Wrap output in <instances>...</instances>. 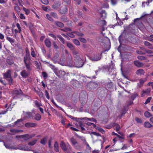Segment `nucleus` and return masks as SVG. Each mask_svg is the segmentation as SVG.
<instances>
[{
    "label": "nucleus",
    "mask_w": 153,
    "mask_h": 153,
    "mask_svg": "<svg viewBox=\"0 0 153 153\" xmlns=\"http://www.w3.org/2000/svg\"><path fill=\"white\" fill-rule=\"evenodd\" d=\"M74 63L76 66L78 68L82 67L84 64L83 61L79 56H75Z\"/></svg>",
    "instance_id": "obj_1"
},
{
    "label": "nucleus",
    "mask_w": 153,
    "mask_h": 153,
    "mask_svg": "<svg viewBox=\"0 0 153 153\" xmlns=\"http://www.w3.org/2000/svg\"><path fill=\"white\" fill-rule=\"evenodd\" d=\"M60 146L63 150L68 153H69L70 150L72 149V147L69 143H68L66 146L63 141H61Z\"/></svg>",
    "instance_id": "obj_2"
},
{
    "label": "nucleus",
    "mask_w": 153,
    "mask_h": 153,
    "mask_svg": "<svg viewBox=\"0 0 153 153\" xmlns=\"http://www.w3.org/2000/svg\"><path fill=\"white\" fill-rule=\"evenodd\" d=\"M104 51L101 52V53H98L94 54L90 57V59L93 61H97L100 60L102 57V53L105 51Z\"/></svg>",
    "instance_id": "obj_3"
},
{
    "label": "nucleus",
    "mask_w": 153,
    "mask_h": 153,
    "mask_svg": "<svg viewBox=\"0 0 153 153\" xmlns=\"http://www.w3.org/2000/svg\"><path fill=\"white\" fill-rule=\"evenodd\" d=\"M70 141L72 145L76 149H80V146L79 145L76 139L74 137H72L70 139Z\"/></svg>",
    "instance_id": "obj_4"
},
{
    "label": "nucleus",
    "mask_w": 153,
    "mask_h": 153,
    "mask_svg": "<svg viewBox=\"0 0 153 153\" xmlns=\"http://www.w3.org/2000/svg\"><path fill=\"white\" fill-rule=\"evenodd\" d=\"M35 135L34 134H31V135H29V134H26L24 135H23L22 136V139H23V140H22V141H24L27 140L30 138H32Z\"/></svg>",
    "instance_id": "obj_5"
},
{
    "label": "nucleus",
    "mask_w": 153,
    "mask_h": 153,
    "mask_svg": "<svg viewBox=\"0 0 153 153\" xmlns=\"http://www.w3.org/2000/svg\"><path fill=\"white\" fill-rule=\"evenodd\" d=\"M11 70H8L5 73H3V75L4 78L7 79V78H10L11 77Z\"/></svg>",
    "instance_id": "obj_6"
},
{
    "label": "nucleus",
    "mask_w": 153,
    "mask_h": 153,
    "mask_svg": "<svg viewBox=\"0 0 153 153\" xmlns=\"http://www.w3.org/2000/svg\"><path fill=\"white\" fill-rule=\"evenodd\" d=\"M23 112L24 114H25V116L26 118H31L33 117V114L31 112H25V111H23Z\"/></svg>",
    "instance_id": "obj_7"
},
{
    "label": "nucleus",
    "mask_w": 153,
    "mask_h": 153,
    "mask_svg": "<svg viewBox=\"0 0 153 153\" xmlns=\"http://www.w3.org/2000/svg\"><path fill=\"white\" fill-rule=\"evenodd\" d=\"M18 149L24 151H32V150L30 149L26 145H22V146H20Z\"/></svg>",
    "instance_id": "obj_8"
},
{
    "label": "nucleus",
    "mask_w": 153,
    "mask_h": 153,
    "mask_svg": "<svg viewBox=\"0 0 153 153\" xmlns=\"http://www.w3.org/2000/svg\"><path fill=\"white\" fill-rule=\"evenodd\" d=\"M10 131L11 132L10 133H8L11 135H14L16 133H18L19 132L23 131L22 130H18V129H11L10 130Z\"/></svg>",
    "instance_id": "obj_9"
},
{
    "label": "nucleus",
    "mask_w": 153,
    "mask_h": 153,
    "mask_svg": "<svg viewBox=\"0 0 153 153\" xmlns=\"http://www.w3.org/2000/svg\"><path fill=\"white\" fill-rule=\"evenodd\" d=\"M150 89H146L145 91H142V93L141 94V96L142 97H144L145 95H148L149 94V93L150 92Z\"/></svg>",
    "instance_id": "obj_10"
},
{
    "label": "nucleus",
    "mask_w": 153,
    "mask_h": 153,
    "mask_svg": "<svg viewBox=\"0 0 153 153\" xmlns=\"http://www.w3.org/2000/svg\"><path fill=\"white\" fill-rule=\"evenodd\" d=\"M36 125V123L30 122L27 123L25 124V126L27 127H34Z\"/></svg>",
    "instance_id": "obj_11"
},
{
    "label": "nucleus",
    "mask_w": 153,
    "mask_h": 153,
    "mask_svg": "<svg viewBox=\"0 0 153 153\" xmlns=\"http://www.w3.org/2000/svg\"><path fill=\"white\" fill-rule=\"evenodd\" d=\"M45 44L46 46L48 48H50L51 46V43L50 40L48 39H45Z\"/></svg>",
    "instance_id": "obj_12"
},
{
    "label": "nucleus",
    "mask_w": 153,
    "mask_h": 153,
    "mask_svg": "<svg viewBox=\"0 0 153 153\" xmlns=\"http://www.w3.org/2000/svg\"><path fill=\"white\" fill-rule=\"evenodd\" d=\"M23 120L22 119H18L14 123V125H16L18 127L20 126L21 125V123L22 122Z\"/></svg>",
    "instance_id": "obj_13"
},
{
    "label": "nucleus",
    "mask_w": 153,
    "mask_h": 153,
    "mask_svg": "<svg viewBox=\"0 0 153 153\" xmlns=\"http://www.w3.org/2000/svg\"><path fill=\"white\" fill-rule=\"evenodd\" d=\"M13 94L19 95L22 94V91L21 89L18 90L16 89L13 91Z\"/></svg>",
    "instance_id": "obj_14"
},
{
    "label": "nucleus",
    "mask_w": 153,
    "mask_h": 153,
    "mask_svg": "<svg viewBox=\"0 0 153 153\" xmlns=\"http://www.w3.org/2000/svg\"><path fill=\"white\" fill-rule=\"evenodd\" d=\"M67 116L71 119H73L74 120H76V121L78 122L79 123L80 120H82L84 119L83 118H77L76 117H73L69 115H67Z\"/></svg>",
    "instance_id": "obj_15"
},
{
    "label": "nucleus",
    "mask_w": 153,
    "mask_h": 153,
    "mask_svg": "<svg viewBox=\"0 0 153 153\" xmlns=\"http://www.w3.org/2000/svg\"><path fill=\"white\" fill-rule=\"evenodd\" d=\"M47 63L48 64V66L50 67L52 70H53L54 72H56L58 71V68L56 67L54 65L51 64H50L49 62H47Z\"/></svg>",
    "instance_id": "obj_16"
},
{
    "label": "nucleus",
    "mask_w": 153,
    "mask_h": 153,
    "mask_svg": "<svg viewBox=\"0 0 153 153\" xmlns=\"http://www.w3.org/2000/svg\"><path fill=\"white\" fill-rule=\"evenodd\" d=\"M134 64L135 65L138 67H141L143 66V63L137 61H135L134 62Z\"/></svg>",
    "instance_id": "obj_17"
},
{
    "label": "nucleus",
    "mask_w": 153,
    "mask_h": 153,
    "mask_svg": "<svg viewBox=\"0 0 153 153\" xmlns=\"http://www.w3.org/2000/svg\"><path fill=\"white\" fill-rule=\"evenodd\" d=\"M54 24L56 26L60 27H62L64 26V25L63 23L58 21L54 22Z\"/></svg>",
    "instance_id": "obj_18"
},
{
    "label": "nucleus",
    "mask_w": 153,
    "mask_h": 153,
    "mask_svg": "<svg viewBox=\"0 0 153 153\" xmlns=\"http://www.w3.org/2000/svg\"><path fill=\"white\" fill-rule=\"evenodd\" d=\"M67 8L66 6L62 7L60 9V12L62 14H65L67 12Z\"/></svg>",
    "instance_id": "obj_19"
},
{
    "label": "nucleus",
    "mask_w": 153,
    "mask_h": 153,
    "mask_svg": "<svg viewBox=\"0 0 153 153\" xmlns=\"http://www.w3.org/2000/svg\"><path fill=\"white\" fill-rule=\"evenodd\" d=\"M30 55L28 53H26L25 56L24 57V63L27 62V61L30 59Z\"/></svg>",
    "instance_id": "obj_20"
},
{
    "label": "nucleus",
    "mask_w": 153,
    "mask_h": 153,
    "mask_svg": "<svg viewBox=\"0 0 153 153\" xmlns=\"http://www.w3.org/2000/svg\"><path fill=\"white\" fill-rule=\"evenodd\" d=\"M72 53L73 55L74 56L75 58V56H79V51L77 49H74L73 50H72Z\"/></svg>",
    "instance_id": "obj_21"
},
{
    "label": "nucleus",
    "mask_w": 153,
    "mask_h": 153,
    "mask_svg": "<svg viewBox=\"0 0 153 153\" xmlns=\"http://www.w3.org/2000/svg\"><path fill=\"white\" fill-rule=\"evenodd\" d=\"M61 5V3L59 2L56 3L52 6V7L54 9L58 8Z\"/></svg>",
    "instance_id": "obj_22"
},
{
    "label": "nucleus",
    "mask_w": 153,
    "mask_h": 153,
    "mask_svg": "<svg viewBox=\"0 0 153 153\" xmlns=\"http://www.w3.org/2000/svg\"><path fill=\"white\" fill-rule=\"evenodd\" d=\"M54 150L56 152H59V150L58 144L57 143V142L56 141L55 142V143L54 145Z\"/></svg>",
    "instance_id": "obj_23"
},
{
    "label": "nucleus",
    "mask_w": 153,
    "mask_h": 153,
    "mask_svg": "<svg viewBox=\"0 0 153 153\" xmlns=\"http://www.w3.org/2000/svg\"><path fill=\"white\" fill-rule=\"evenodd\" d=\"M144 71L143 69H139L137 70L136 72V74L138 75H143L144 74Z\"/></svg>",
    "instance_id": "obj_24"
},
{
    "label": "nucleus",
    "mask_w": 153,
    "mask_h": 153,
    "mask_svg": "<svg viewBox=\"0 0 153 153\" xmlns=\"http://www.w3.org/2000/svg\"><path fill=\"white\" fill-rule=\"evenodd\" d=\"M67 46L71 50H73L74 49V47L73 45L70 43L67 42Z\"/></svg>",
    "instance_id": "obj_25"
},
{
    "label": "nucleus",
    "mask_w": 153,
    "mask_h": 153,
    "mask_svg": "<svg viewBox=\"0 0 153 153\" xmlns=\"http://www.w3.org/2000/svg\"><path fill=\"white\" fill-rule=\"evenodd\" d=\"M21 75L22 76L25 78L28 75L26 73V71L25 70L23 71L21 73Z\"/></svg>",
    "instance_id": "obj_26"
},
{
    "label": "nucleus",
    "mask_w": 153,
    "mask_h": 153,
    "mask_svg": "<svg viewBox=\"0 0 153 153\" xmlns=\"http://www.w3.org/2000/svg\"><path fill=\"white\" fill-rule=\"evenodd\" d=\"M100 12L101 15V17H103V16H104V18L106 17V13L105 10H100Z\"/></svg>",
    "instance_id": "obj_27"
},
{
    "label": "nucleus",
    "mask_w": 153,
    "mask_h": 153,
    "mask_svg": "<svg viewBox=\"0 0 153 153\" xmlns=\"http://www.w3.org/2000/svg\"><path fill=\"white\" fill-rule=\"evenodd\" d=\"M113 126L115 127L116 130V131H118L120 130V127L118 124L116 123H114L113 124Z\"/></svg>",
    "instance_id": "obj_28"
},
{
    "label": "nucleus",
    "mask_w": 153,
    "mask_h": 153,
    "mask_svg": "<svg viewBox=\"0 0 153 153\" xmlns=\"http://www.w3.org/2000/svg\"><path fill=\"white\" fill-rule=\"evenodd\" d=\"M57 37L59 38V40L63 44H64L65 42L64 38L60 35L57 36Z\"/></svg>",
    "instance_id": "obj_29"
},
{
    "label": "nucleus",
    "mask_w": 153,
    "mask_h": 153,
    "mask_svg": "<svg viewBox=\"0 0 153 153\" xmlns=\"http://www.w3.org/2000/svg\"><path fill=\"white\" fill-rule=\"evenodd\" d=\"M41 118V116L39 114H36L34 117V119L38 121L40 120Z\"/></svg>",
    "instance_id": "obj_30"
},
{
    "label": "nucleus",
    "mask_w": 153,
    "mask_h": 153,
    "mask_svg": "<svg viewBox=\"0 0 153 153\" xmlns=\"http://www.w3.org/2000/svg\"><path fill=\"white\" fill-rule=\"evenodd\" d=\"M121 36L120 35L119 37V42L120 43V45L119 46L117 50L119 52H121V50L120 49L121 47Z\"/></svg>",
    "instance_id": "obj_31"
},
{
    "label": "nucleus",
    "mask_w": 153,
    "mask_h": 153,
    "mask_svg": "<svg viewBox=\"0 0 153 153\" xmlns=\"http://www.w3.org/2000/svg\"><path fill=\"white\" fill-rule=\"evenodd\" d=\"M58 58V55L56 54L55 55L52 59V60L53 62L56 63L57 61V58Z\"/></svg>",
    "instance_id": "obj_32"
},
{
    "label": "nucleus",
    "mask_w": 153,
    "mask_h": 153,
    "mask_svg": "<svg viewBox=\"0 0 153 153\" xmlns=\"http://www.w3.org/2000/svg\"><path fill=\"white\" fill-rule=\"evenodd\" d=\"M47 140V137H45L41 139L40 141V143L42 144L45 145Z\"/></svg>",
    "instance_id": "obj_33"
},
{
    "label": "nucleus",
    "mask_w": 153,
    "mask_h": 153,
    "mask_svg": "<svg viewBox=\"0 0 153 153\" xmlns=\"http://www.w3.org/2000/svg\"><path fill=\"white\" fill-rule=\"evenodd\" d=\"M37 141V140H36L31 141L28 143V145L31 146H33L36 143Z\"/></svg>",
    "instance_id": "obj_34"
},
{
    "label": "nucleus",
    "mask_w": 153,
    "mask_h": 153,
    "mask_svg": "<svg viewBox=\"0 0 153 153\" xmlns=\"http://www.w3.org/2000/svg\"><path fill=\"white\" fill-rule=\"evenodd\" d=\"M144 126L147 128H149L152 125L148 122H146L144 123Z\"/></svg>",
    "instance_id": "obj_35"
},
{
    "label": "nucleus",
    "mask_w": 153,
    "mask_h": 153,
    "mask_svg": "<svg viewBox=\"0 0 153 153\" xmlns=\"http://www.w3.org/2000/svg\"><path fill=\"white\" fill-rule=\"evenodd\" d=\"M137 59L139 60H143L146 59V56H139L137 57Z\"/></svg>",
    "instance_id": "obj_36"
},
{
    "label": "nucleus",
    "mask_w": 153,
    "mask_h": 153,
    "mask_svg": "<svg viewBox=\"0 0 153 153\" xmlns=\"http://www.w3.org/2000/svg\"><path fill=\"white\" fill-rule=\"evenodd\" d=\"M58 73L61 76H64L66 74V73L65 71L61 70L59 71Z\"/></svg>",
    "instance_id": "obj_37"
},
{
    "label": "nucleus",
    "mask_w": 153,
    "mask_h": 153,
    "mask_svg": "<svg viewBox=\"0 0 153 153\" xmlns=\"http://www.w3.org/2000/svg\"><path fill=\"white\" fill-rule=\"evenodd\" d=\"M51 16L55 18L58 19V16L56 13L55 12H51L50 13Z\"/></svg>",
    "instance_id": "obj_38"
},
{
    "label": "nucleus",
    "mask_w": 153,
    "mask_h": 153,
    "mask_svg": "<svg viewBox=\"0 0 153 153\" xmlns=\"http://www.w3.org/2000/svg\"><path fill=\"white\" fill-rule=\"evenodd\" d=\"M6 62L9 65H12L14 63V62L13 60L10 59H7L6 60Z\"/></svg>",
    "instance_id": "obj_39"
},
{
    "label": "nucleus",
    "mask_w": 153,
    "mask_h": 153,
    "mask_svg": "<svg viewBox=\"0 0 153 153\" xmlns=\"http://www.w3.org/2000/svg\"><path fill=\"white\" fill-rule=\"evenodd\" d=\"M51 16V15H49L48 14L46 15V17L48 19L51 21L53 22L54 21V20Z\"/></svg>",
    "instance_id": "obj_40"
},
{
    "label": "nucleus",
    "mask_w": 153,
    "mask_h": 153,
    "mask_svg": "<svg viewBox=\"0 0 153 153\" xmlns=\"http://www.w3.org/2000/svg\"><path fill=\"white\" fill-rule=\"evenodd\" d=\"M7 39L11 43H14L15 42L14 40L10 37H7Z\"/></svg>",
    "instance_id": "obj_41"
},
{
    "label": "nucleus",
    "mask_w": 153,
    "mask_h": 153,
    "mask_svg": "<svg viewBox=\"0 0 153 153\" xmlns=\"http://www.w3.org/2000/svg\"><path fill=\"white\" fill-rule=\"evenodd\" d=\"M6 79L8 81L10 85H11L13 84V80L12 78V77H11L10 78H7Z\"/></svg>",
    "instance_id": "obj_42"
},
{
    "label": "nucleus",
    "mask_w": 153,
    "mask_h": 153,
    "mask_svg": "<svg viewBox=\"0 0 153 153\" xmlns=\"http://www.w3.org/2000/svg\"><path fill=\"white\" fill-rule=\"evenodd\" d=\"M74 43L77 45H80V43L78 40L76 39L73 40Z\"/></svg>",
    "instance_id": "obj_43"
},
{
    "label": "nucleus",
    "mask_w": 153,
    "mask_h": 153,
    "mask_svg": "<svg viewBox=\"0 0 153 153\" xmlns=\"http://www.w3.org/2000/svg\"><path fill=\"white\" fill-rule=\"evenodd\" d=\"M25 63L27 70H31V68L30 66V64L29 63H27V62Z\"/></svg>",
    "instance_id": "obj_44"
},
{
    "label": "nucleus",
    "mask_w": 153,
    "mask_h": 153,
    "mask_svg": "<svg viewBox=\"0 0 153 153\" xmlns=\"http://www.w3.org/2000/svg\"><path fill=\"white\" fill-rule=\"evenodd\" d=\"M144 115L146 117H149L151 116V115L150 113L148 111H146L144 113Z\"/></svg>",
    "instance_id": "obj_45"
},
{
    "label": "nucleus",
    "mask_w": 153,
    "mask_h": 153,
    "mask_svg": "<svg viewBox=\"0 0 153 153\" xmlns=\"http://www.w3.org/2000/svg\"><path fill=\"white\" fill-rule=\"evenodd\" d=\"M16 6L15 7V9L16 11L19 12L20 11V9L17 4H15Z\"/></svg>",
    "instance_id": "obj_46"
},
{
    "label": "nucleus",
    "mask_w": 153,
    "mask_h": 153,
    "mask_svg": "<svg viewBox=\"0 0 153 153\" xmlns=\"http://www.w3.org/2000/svg\"><path fill=\"white\" fill-rule=\"evenodd\" d=\"M72 85L74 86H76L78 84V82L77 81H75L74 80L71 81Z\"/></svg>",
    "instance_id": "obj_47"
},
{
    "label": "nucleus",
    "mask_w": 153,
    "mask_h": 153,
    "mask_svg": "<svg viewBox=\"0 0 153 153\" xmlns=\"http://www.w3.org/2000/svg\"><path fill=\"white\" fill-rule=\"evenodd\" d=\"M74 33L76 34L77 36H83L84 35L83 33L77 31H75L73 32Z\"/></svg>",
    "instance_id": "obj_48"
},
{
    "label": "nucleus",
    "mask_w": 153,
    "mask_h": 153,
    "mask_svg": "<svg viewBox=\"0 0 153 153\" xmlns=\"http://www.w3.org/2000/svg\"><path fill=\"white\" fill-rule=\"evenodd\" d=\"M23 9L24 10L25 12V13L26 15H28L30 13V11L29 10L24 7H23Z\"/></svg>",
    "instance_id": "obj_49"
},
{
    "label": "nucleus",
    "mask_w": 153,
    "mask_h": 153,
    "mask_svg": "<svg viewBox=\"0 0 153 153\" xmlns=\"http://www.w3.org/2000/svg\"><path fill=\"white\" fill-rule=\"evenodd\" d=\"M42 2L45 4H48V0H41Z\"/></svg>",
    "instance_id": "obj_50"
},
{
    "label": "nucleus",
    "mask_w": 153,
    "mask_h": 153,
    "mask_svg": "<svg viewBox=\"0 0 153 153\" xmlns=\"http://www.w3.org/2000/svg\"><path fill=\"white\" fill-rule=\"evenodd\" d=\"M14 33H15L14 37L15 38H16V34L18 33H20L21 32V31H19V30H17L16 29H15L14 30Z\"/></svg>",
    "instance_id": "obj_51"
},
{
    "label": "nucleus",
    "mask_w": 153,
    "mask_h": 153,
    "mask_svg": "<svg viewBox=\"0 0 153 153\" xmlns=\"http://www.w3.org/2000/svg\"><path fill=\"white\" fill-rule=\"evenodd\" d=\"M79 39L80 41L82 42L85 43L86 42V40L84 38L80 37L79 38Z\"/></svg>",
    "instance_id": "obj_52"
},
{
    "label": "nucleus",
    "mask_w": 153,
    "mask_h": 153,
    "mask_svg": "<svg viewBox=\"0 0 153 153\" xmlns=\"http://www.w3.org/2000/svg\"><path fill=\"white\" fill-rule=\"evenodd\" d=\"M31 55L33 57H35L36 55L35 53L33 51V48L32 49L31 52Z\"/></svg>",
    "instance_id": "obj_53"
},
{
    "label": "nucleus",
    "mask_w": 153,
    "mask_h": 153,
    "mask_svg": "<svg viewBox=\"0 0 153 153\" xmlns=\"http://www.w3.org/2000/svg\"><path fill=\"white\" fill-rule=\"evenodd\" d=\"M102 7L104 8H108L109 7V5L107 3H104L102 5Z\"/></svg>",
    "instance_id": "obj_54"
},
{
    "label": "nucleus",
    "mask_w": 153,
    "mask_h": 153,
    "mask_svg": "<svg viewBox=\"0 0 153 153\" xmlns=\"http://www.w3.org/2000/svg\"><path fill=\"white\" fill-rule=\"evenodd\" d=\"M78 138H79L81 140H82V141H84L85 142H86V140H85V138L83 136H79Z\"/></svg>",
    "instance_id": "obj_55"
},
{
    "label": "nucleus",
    "mask_w": 153,
    "mask_h": 153,
    "mask_svg": "<svg viewBox=\"0 0 153 153\" xmlns=\"http://www.w3.org/2000/svg\"><path fill=\"white\" fill-rule=\"evenodd\" d=\"M151 99H152L151 97H148L146 100V101L145 102V103H144L145 104H146L148 103L149 102H150V100Z\"/></svg>",
    "instance_id": "obj_56"
},
{
    "label": "nucleus",
    "mask_w": 153,
    "mask_h": 153,
    "mask_svg": "<svg viewBox=\"0 0 153 153\" xmlns=\"http://www.w3.org/2000/svg\"><path fill=\"white\" fill-rule=\"evenodd\" d=\"M137 96L138 95L137 94H134L131 96V99L134 100Z\"/></svg>",
    "instance_id": "obj_57"
},
{
    "label": "nucleus",
    "mask_w": 153,
    "mask_h": 153,
    "mask_svg": "<svg viewBox=\"0 0 153 153\" xmlns=\"http://www.w3.org/2000/svg\"><path fill=\"white\" fill-rule=\"evenodd\" d=\"M16 26L18 28V30H19V31H21V27H20L19 24L18 23H17L16 24Z\"/></svg>",
    "instance_id": "obj_58"
},
{
    "label": "nucleus",
    "mask_w": 153,
    "mask_h": 153,
    "mask_svg": "<svg viewBox=\"0 0 153 153\" xmlns=\"http://www.w3.org/2000/svg\"><path fill=\"white\" fill-rule=\"evenodd\" d=\"M136 52L137 53L140 55L145 54V53L143 52L142 51H136Z\"/></svg>",
    "instance_id": "obj_59"
},
{
    "label": "nucleus",
    "mask_w": 153,
    "mask_h": 153,
    "mask_svg": "<svg viewBox=\"0 0 153 153\" xmlns=\"http://www.w3.org/2000/svg\"><path fill=\"white\" fill-rule=\"evenodd\" d=\"M91 134H94V135H96L97 136H100V134L96 133L95 132H91Z\"/></svg>",
    "instance_id": "obj_60"
},
{
    "label": "nucleus",
    "mask_w": 153,
    "mask_h": 153,
    "mask_svg": "<svg viewBox=\"0 0 153 153\" xmlns=\"http://www.w3.org/2000/svg\"><path fill=\"white\" fill-rule=\"evenodd\" d=\"M144 45L146 46H148L149 47H150L152 45L150 43L147 41L145 42Z\"/></svg>",
    "instance_id": "obj_61"
},
{
    "label": "nucleus",
    "mask_w": 153,
    "mask_h": 153,
    "mask_svg": "<svg viewBox=\"0 0 153 153\" xmlns=\"http://www.w3.org/2000/svg\"><path fill=\"white\" fill-rule=\"evenodd\" d=\"M145 51L148 53L151 54L152 53V51L149 50L145 49Z\"/></svg>",
    "instance_id": "obj_62"
},
{
    "label": "nucleus",
    "mask_w": 153,
    "mask_h": 153,
    "mask_svg": "<svg viewBox=\"0 0 153 153\" xmlns=\"http://www.w3.org/2000/svg\"><path fill=\"white\" fill-rule=\"evenodd\" d=\"M135 120L138 123H141L142 122L141 119L138 118H136Z\"/></svg>",
    "instance_id": "obj_63"
},
{
    "label": "nucleus",
    "mask_w": 153,
    "mask_h": 153,
    "mask_svg": "<svg viewBox=\"0 0 153 153\" xmlns=\"http://www.w3.org/2000/svg\"><path fill=\"white\" fill-rule=\"evenodd\" d=\"M97 129L99 131L102 132V133H103L105 131L103 130V129L99 127L97 128Z\"/></svg>",
    "instance_id": "obj_64"
}]
</instances>
